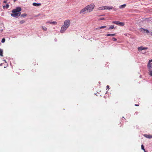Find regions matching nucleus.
Returning a JSON list of instances; mask_svg holds the SVG:
<instances>
[{
	"label": "nucleus",
	"mask_w": 152,
	"mask_h": 152,
	"mask_svg": "<svg viewBox=\"0 0 152 152\" xmlns=\"http://www.w3.org/2000/svg\"><path fill=\"white\" fill-rule=\"evenodd\" d=\"M21 10V9L20 7H17L15 9L12 10V12L13 13L11 14V15L13 17L17 18L18 16L20 15L21 12H19Z\"/></svg>",
	"instance_id": "nucleus-1"
},
{
	"label": "nucleus",
	"mask_w": 152,
	"mask_h": 152,
	"mask_svg": "<svg viewBox=\"0 0 152 152\" xmlns=\"http://www.w3.org/2000/svg\"><path fill=\"white\" fill-rule=\"evenodd\" d=\"M95 7V5L94 4H91L90 5H88L86 6L87 11L89 12L92 11Z\"/></svg>",
	"instance_id": "nucleus-2"
},
{
	"label": "nucleus",
	"mask_w": 152,
	"mask_h": 152,
	"mask_svg": "<svg viewBox=\"0 0 152 152\" xmlns=\"http://www.w3.org/2000/svg\"><path fill=\"white\" fill-rule=\"evenodd\" d=\"M147 66L148 69V75L151 77H152V70L151 69V66L150 63H148Z\"/></svg>",
	"instance_id": "nucleus-3"
},
{
	"label": "nucleus",
	"mask_w": 152,
	"mask_h": 152,
	"mask_svg": "<svg viewBox=\"0 0 152 152\" xmlns=\"http://www.w3.org/2000/svg\"><path fill=\"white\" fill-rule=\"evenodd\" d=\"M70 24V21L69 20H66L64 22V24L63 26H64L66 27V28H68Z\"/></svg>",
	"instance_id": "nucleus-4"
},
{
	"label": "nucleus",
	"mask_w": 152,
	"mask_h": 152,
	"mask_svg": "<svg viewBox=\"0 0 152 152\" xmlns=\"http://www.w3.org/2000/svg\"><path fill=\"white\" fill-rule=\"evenodd\" d=\"M113 23L115 24L120 26H123L124 25V23L123 22H121L118 21H114L112 22Z\"/></svg>",
	"instance_id": "nucleus-5"
},
{
	"label": "nucleus",
	"mask_w": 152,
	"mask_h": 152,
	"mask_svg": "<svg viewBox=\"0 0 152 152\" xmlns=\"http://www.w3.org/2000/svg\"><path fill=\"white\" fill-rule=\"evenodd\" d=\"M67 28L66 27L64 26L63 25L62 26L61 28L60 32L61 33H64Z\"/></svg>",
	"instance_id": "nucleus-6"
},
{
	"label": "nucleus",
	"mask_w": 152,
	"mask_h": 152,
	"mask_svg": "<svg viewBox=\"0 0 152 152\" xmlns=\"http://www.w3.org/2000/svg\"><path fill=\"white\" fill-rule=\"evenodd\" d=\"M138 49L139 51H141L144 50H147L148 48L147 47H140L138 48Z\"/></svg>",
	"instance_id": "nucleus-7"
},
{
	"label": "nucleus",
	"mask_w": 152,
	"mask_h": 152,
	"mask_svg": "<svg viewBox=\"0 0 152 152\" xmlns=\"http://www.w3.org/2000/svg\"><path fill=\"white\" fill-rule=\"evenodd\" d=\"M144 136L147 138L151 139L152 138V135L149 134H144Z\"/></svg>",
	"instance_id": "nucleus-8"
},
{
	"label": "nucleus",
	"mask_w": 152,
	"mask_h": 152,
	"mask_svg": "<svg viewBox=\"0 0 152 152\" xmlns=\"http://www.w3.org/2000/svg\"><path fill=\"white\" fill-rule=\"evenodd\" d=\"M113 7L112 6H104V9L105 10H111L113 8Z\"/></svg>",
	"instance_id": "nucleus-9"
},
{
	"label": "nucleus",
	"mask_w": 152,
	"mask_h": 152,
	"mask_svg": "<svg viewBox=\"0 0 152 152\" xmlns=\"http://www.w3.org/2000/svg\"><path fill=\"white\" fill-rule=\"evenodd\" d=\"M86 11H87V8L86 7H85L82 10H80V14L82 13L85 12Z\"/></svg>",
	"instance_id": "nucleus-10"
},
{
	"label": "nucleus",
	"mask_w": 152,
	"mask_h": 152,
	"mask_svg": "<svg viewBox=\"0 0 152 152\" xmlns=\"http://www.w3.org/2000/svg\"><path fill=\"white\" fill-rule=\"evenodd\" d=\"M46 23H49L54 25H56L57 24V22L56 21H53L51 22L50 21H48L47 22H46Z\"/></svg>",
	"instance_id": "nucleus-11"
},
{
	"label": "nucleus",
	"mask_w": 152,
	"mask_h": 152,
	"mask_svg": "<svg viewBox=\"0 0 152 152\" xmlns=\"http://www.w3.org/2000/svg\"><path fill=\"white\" fill-rule=\"evenodd\" d=\"M115 34H107L106 35L107 36H115Z\"/></svg>",
	"instance_id": "nucleus-12"
},
{
	"label": "nucleus",
	"mask_w": 152,
	"mask_h": 152,
	"mask_svg": "<svg viewBox=\"0 0 152 152\" xmlns=\"http://www.w3.org/2000/svg\"><path fill=\"white\" fill-rule=\"evenodd\" d=\"M33 5L34 6H40L41 4H40V3L38 4V3H34L33 4Z\"/></svg>",
	"instance_id": "nucleus-13"
},
{
	"label": "nucleus",
	"mask_w": 152,
	"mask_h": 152,
	"mask_svg": "<svg viewBox=\"0 0 152 152\" xmlns=\"http://www.w3.org/2000/svg\"><path fill=\"white\" fill-rule=\"evenodd\" d=\"M106 27V26H102L101 27H99L98 28H96V29L97 30L98 29H101L102 28H104Z\"/></svg>",
	"instance_id": "nucleus-14"
},
{
	"label": "nucleus",
	"mask_w": 152,
	"mask_h": 152,
	"mask_svg": "<svg viewBox=\"0 0 152 152\" xmlns=\"http://www.w3.org/2000/svg\"><path fill=\"white\" fill-rule=\"evenodd\" d=\"M126 4H124L123 5H121L119 7V8L120 9H122V8H124L126 7Z\"/></svg>",
	"instance_id": "nucleus-15"
},
{
	"label": "nucleus",
	"mask_w": 152,
	"mask_h": 152,
	"mask_svg": "<svg viewBox=\"0 0 152 152\" xmlns=\"http://www.w3.org/2000/svg\"><path fill=\"white\" fill-rule=\"evenodd\" d=\"M41 28L44 31H46L47 30V28L45 26H42L41 27Z\"/></svg>",
	"instance_id": "nucleus-16"
},
{
	"label": "nucleus",
	"mask_w": 152,
	"mask_h": 152,
	"mask_svg": "<svg viewBox=\"0 0 152 152\" xmlns=\"http://www.w3.org/2000/svg\"><path fill=\"white\" fill-rule=\"evenodd\" d=\"M142 29L143 31H145L146 33L148 34L149 33V31L148 30L145 29L144 28H142Z\"/></svg>",
	"instance_id": "nucleus-17"
},
{
	"label": "nucleus",
	"mask_w": 152,
	"mask_h": 152,
	"mask_svg": "<svg viewBox=\"0 0 152 152\" xmlns=\"http://www.w3.org/2000/svg\"><path fill=\"white\" fill-rule=\"evenodd\" d=\"M114 25H112L111 26H110L109 28V29L110 30L113 29L114 28Z\"/></svg>",
	"instance_id": "nucleus-18"
},
{
	"label": "nucleus",
	"mask_w": 152,
	"mask_h": 152,
	"mask_svg": "<svg viewBox=\"0 0 152 152\" xmlns=\"http://www.w3.org/2000/svg\"><path fill=\"white\" fill-rule=\"evenodd\" d=\"M3 51L2 50L0 51V56H3Z\"/></svg>",
	"instance_id": "nucleus-19"
},
{
	"label": "nucleus",
	"mask_w": 152,
	"mask_h": 152,
	"mask_svg": "<svg viewBox=\"0 0 152 152\" xmlns=\"http://www.w3.org/2000/svg\"><path fill=\"white\" fill-rule=\"evenodd\" d=\"M104 7H100L99 8V10H104Z\"/></svg>",
	"instance_id": "nucleus-20"
},
{
	"label": "nucleus",
	"mask_w": 152,
	"mask_h": 152,
	"mask_svg": "<svg viewBox=\"0 0 152 152\" xmlns=\"http://www.w3.org/2000/svg\"><path fill=\"white\" fill-rule=\"evenodd\" d=\"M141 148L142 150H143V151H145V149H144V146H143V145H141Z\"/></svg>",
	"instance_id": "nucleus-21"
},
{
	"label": "nucleus",
	"mask_w": 152,
	"mask_h": 152,
	"mask_svg": "<svg viewBox=\"0 0 152 152\" xmlns=\"http://www.w3.org/2000/svg\"><path fill=\"white\" fill-rule=\"evenodd\" d=\"M3 7H6L7 8H8L9 7V5L8 4H7L5 6H3Z\"/></svg>",
	"instance_id": "nucleus-22"
},
{
	"label": "nucleus",
	"mask_w": 152,
	"mask_h": 152,
	"mask_svg": "<svg viewBox=\"0 0 152 152\" xmlns=\"http://www.w3.org/2000/svg\"><path fill=\"white\" fill-rule=\"evenodd\" d=\"M25 22V21L24 20H22L20 22V23L21 24H23Z\"/></svg>",
	"instance_id": "nucleus-23"
},
{
	"label": "nucleus",
	"mask_w": 152,
	"mask_h": 152,
	"mask_svg": "<svg viewBox=\"0 0 152 152\" xmlns=\"http://www.w3.org/2000/svg\"><path fill=\"white\" fill-rule=\"evenodd\" d=\"M26 14H25V13L23 14H22L21 15V16L23 17H26Z\"/></svg>",
	"instance_id": "nucleus-24"
},
{
	"label": "nucleus",
	"mask_w": 152,
	"mask_h": 152,
	"mask_svg": "<svg viewBox=\"0 0 152 152\" xmlns=\"http://www.w3.org/2000/svg\"><path fill=\"white\" fill-rule=\"evenodd\" d=\"M5 41V39L4 38H3L1 40V42L2 43H4Z\"/></svg>",
	"instance_id": "nucleus-25"
},
{
	"label": "nucleus",
	"mask_w": 152,
	"mask_h": 152,
	"mask_svg": "<svg viewBox=\"0 0 152 152\" xmlns=\"http://www.w3.org/2000/svg\"><path fill=\"white\" fill-rule=\"evenodd\" d=\"M112 39L114 41H116L117 40V39H116L115 38H114V37H113L112 38Z\"/></svg>",
	"instance_id": "nucleus-26"
},
{
	"label": "nucleus",
	"mask_w": 152,
	"mask_h": 152,
	"mask_svg": "<svg viewBox=\"0 0 152 152\" xmlns=\"http://www.w3.org/2000/svg\"><path fill=\"white\" fill-rule=\"evenodd\" d=\"M104 18H100L99 20H104Z\"/></svg>",
	"instance_id": "nucleus-27"
},
{
	"label": "nucleus",
	"mask_w": 152,
	"mask_h": 152,
	"mask_svg": "<svg viewBox=\"0 0 152 152\" xmlns=\"http://www.w3.org/2000/svg\"><path fill=\"white\" fill-rule=\"evenodd\" d=\"M152 62V59L149 61V63H150V62Z\"/></svg>",
	"instance_id": "nucleus-28"
},
{
	"label": "nucleus",
	"mask_w": 152,
	"mask_h": 152,
	"mask_svg": "<svg viewBox=\"0 0 152 152\" xmlns=\"http://www.w3.org/2000/svg\"><path fill=\"white\" fill-rule=\"evenodd\" d=\"M135 106H139V104H135Z\"/></svg>",
	"instance_id": "nucleus-29"
},
{
	"label": "nucleus",
	"mask_w": 152,
	"mask_h": 152,
	"mask_svg": "<svg viewBox=\"0 0 152 152\" xmlns=\"http://www.w3.org/2000/svg\"><path fill=\"white\" fill-rule=\"evenodd\" d=\"M151 35L152 36V32H151Z\"/></svg>",
	"instance_id": "nucleus-30"
},
{
	"label": "nucleus",
	"mask_w": 152,
	"mask_h": 152,
	"mask_svg": "<svg viewBox=\"0 0 152 152\" xmlns=\"http://www.w3.org/2000/svg\"><path fill=\"white\" fill-rule=\"evenodd\" d=\"M17 0H13L15 2Z\"/></svg>",
	"instance_id": "nucleus-31"
},
{
	"label": "nucleus",
	"mask_w": 152,
	"mask_h": 152,
	"mask_svg": "<svg viewBox=\"0 0 152 152\" xmlns=\"http://www.w3.org/2000/svg\"><path fill=\"white\" fill-rule=\"evenodd\" d=\"M6 1H4V3H6Z\"/></svg>",
	"instance_id": "nucleus-32"
},
{
	"label": "nucleus",
	"mask_w": 152,
	"mask_h": 152,
	"mask_svg": "<svg viewBox=\"0 0 152 152\" xmlns=\"http://www.w3.org/2000/svg\"><path fill=\"white\" fill-rule=\"evenodd\" d=\"M39 15H37V17L38 16H39Z\"/></svg>",
	"instance_id": "nucleus-33"
},
{
	"label": "nucleus",
	"mask_w": 152,
	"mask_h": 152,
	"mask_svg": "<svg viewBox=\"0 0 152 152\" xmlns=\"http://www.w3.org/2000/svg\"><path fill=\"white\" fill-rule=\"evenodd\" d=\"M107 87H109V86H107Z\"/></svg>",
	"instance_id": "nucleus-34"
},
{
	"label": "nucleus",
	"mask_w": 152,
	"mask_h": 152,
	"mask_svg": "<svg viewBox=\"0 0 152 152\" xmlns=\"http://www.w3.org/2000/svg\"><path fill=\"white\" fill-rule=\"evenodd\" d=\"M2 50V49H1L0 48V51Z\"/></svg>",
	"instance_id": "nucleus-35"
},
{
	"label": "nucleus",
	"mask_w": 152,
	"mask_h": 152,
	"mask_svg": "<svg viewBox=\"0 0 152 152\" xmlns=\"http://www.w3.org/2000/svg\"><path fill=\"white\" fill-rule=\"evenodd\" d=\"M144 152H146V151H145H145H144Z\"/></svg>",
	"instance_id": "nucleus-36"
},
{
	"label": "nucleus",
	"mask_w": 152,
	"mask_h": 152,
	"mask_svg": "<svg viewBox=\"0 0 152 152\" xmlns=\"http://www.w3.org/2000/svg\"><path fill=\"white\" fill-rule=\"evenodd\" d=\"M35 64H36V62H35ZM36 65V64H34V65Z\"/></svg>",
	"instance_id": "nucleus-37"
}]
</instances>
